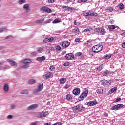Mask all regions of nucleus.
Returning a JSON list of instances; mask_svg holds the SVG:
<instances>
[{"label":"nucleus","instance_id":"nucleus-1","mask_svg":"<svg viewBox=\"0 0 125 125\" xmlns=\"http://www.w3.org/2000/svg\"><path fill=\"white\" fill-rule=\"evenodd\" d=\"M103 47V46L101 45H95L92 48V50L93 52L97 53L102 50Z\"/></svg>","mask_w":125,"mask_h":125},{"label":"nucleus","instance_id":"nucleus-2","mask_svg":"<svg viewBox=\"0 0 125 125\" xmlns=\"http://www.w3.org/2000/svg\"><path fill=\"white\" fill-rule=\"evenodd\" d=\"M124 107V105L123 104H116L113 106H112L110 110L112 111H118V110H121Z\"/></svg>","mask_w":125,"mask_h":125},{"label":"nucleus","instance_id":"nucleus-3","mask_svg":"<svg viewBox=\"0 0 125 125\" xmlns=\"http://www.w3.org/2000/svg\"><path fill=\"white\" fill-rule=\"evenodd\" d=\"M6 61L12 66V67H13L14 68L17 67V63L15 61L9 59H7Z\"/></svg>","mask_w":125,"mask_h":125},{"label":"nucleus","instance_id":"nucleus-4","mask_svg":"<svg viewBox=\"0 0 125 125\" xmlns=\"http://www.w3.org/2000/svg\"><path fill=\"white\" fill-rule=\"evenodd\" d=\"M38 107H39V105H38V104H33L27 107L26 108V110L28 111H32L37 109Z\"/></svg>","mask_w":125,"mask_h":125},{"label":"nucleus","instance_id":"nucleus-5","mask_svg":"<svg viewBox=\"0 0 125 125\" xmlns=\"http://www.w3.org/2000/svg\"><path fill=\"white\" fill-rule=\"evenodd\" d=\"M40 10L41 11H44V12H46V13H51V12H52V10L47 6L42 7L40 8Z\"/></svg>","mask_w":125,"mask_h":125},{"label":"nucleus","instance_id":"nucleus-6","mask_svg":"<svg viewBox=\"0 0 125 125\" xmlns=\"http://www.w3.org/2000/svg\"><path fill=\"white\" fill-rule=\"evenodd\" d=\"M65 58L67 60H73L75 59V56L73 53H68L66 55Z\"/></svg>","mask_w":125,"mask_h":125},{"label":"nucleus","instance_id":"nucleus-7","mask_svg":"<svg viewBox=\"0 0 125 125\" xmlns=\"http://www.w3.org/2000/svg\"><path fill=\"white\" fill-rule=\"evenodd\" d=\"M47 115H48V112H42V113L39 114V115L37 116V118L42 119V118H45Z\"/></svg>","mask_w":125,"mask_h":125},{"label":"nucleus","instance_id":"nucleus-8","mask_svg":"<svg viewBox=\"0 0 125 125\" xmlns=\"http://www.w3.org/2000/svg\"><path fill=\"white\" fill-rule=\"evenodd\" d=\"M43 89V83L40 84L38 86V89L35 90V93H39V92H41L42 90Z\"/></svg>","mask_w":125,"mask_h":125},{"label":"nucleus","instance_id":"nucleus-9","mask_svg":"<svg viewBox=\"0 0 125 125\" xmlns=\"http://www.w3.org/2000/svg\"><path fill=\"white\" fill-rule=\"evenodd\" d=\"M52 72H48V73L46 74L45 75H44L43 76V78L45 79V80H47V79H49V78H51V77H52Z\"/></svg>","mask_w":125,"mask_h":125},{"label":"nucleus","instance_id":"nucleus-10","mask_svg":"<svg viewBox=\"0 0 125 125\" xmlns=\"http://www.w3.org/2000/svg\"><path fill=\"white\" fill-rule=\"evenodd\" d=\"M97 104H98V103L97 101H90L87 103V105L91 107L92 106H95Z\"/></svg>","mask_w":125,"mask_h":125},{"label":"nucleus","instance_id":"nucleus-11","mask_svg":"<svg viewBox=\"0 0 125 125\" xmlns=\"http://www.w3.org/2000/svg\"><path fill=\"white\" fill-rule=\"evenodd\" d=\"M73 93L74 95H79V93H81V90L79 88H76L73 90Z\"/></svg>","mask_w":125,"mask_h":125},{"label":"nucleus","instance_id":"nucleus-12","mask_svg":"<svg viewBox=\"0 0 125 125\" xmlns=\"http://www.w3.org/2000/svg\"><path fill=\"white\" fill-rule=\"evenodd\" d=\"M21 62L23 64H25V65H30L31 64V60L25 59L23 61H22Z\"/></svg>","mask_w":125,"mask_h":125},{"label":"nucleus","instance_id":"nucleus-13","mask_svg":"<svg viewBox=\"0 0 125 125\" xmlns=\"http://www.w3.org/2000/svg\"><path fill=\"white\" fill-rule=\"evenodd\" d=\"M76 106L77 107L79 112H82V111H84V110H85V108H84L82 104H78L76 105Z\"/></svg>","mask_w":125,"mask_h":125},{"label":"nucleus","instance_id":"nucleus-14","mask_svg":"<svg viewBox=\"0 0 125 125\" xmlns=\"http://www.w3.org/2000/svg\"><path fill=\"white\" fill-rule=\"evenodd\" d=\"M62 46L64 47V48H67L69 45H70V42L68 41H64L62 43Z\"/></svg>","mask_w":125,"mask_h":125},{"label":"nucleus","instance_id":"nucleus-15","mask_svg":"<svg viewBox=\"0 0 125 125\" xmlns=\"http://www.w3.org/2000/svg\"><path fill=\"white\" fill-rule=\"evenodd\" d=\"M36 60L39 61V62L44 61V60H45V56H42V57H38L36 58Z\"/></svg>","mask_w":125,"mask_h":125},{"label":"nucleus","instance_id":"nucleus-16","mask_svg":"<svg viewBox=\"0 0 125 125\" xmlns=\"http://www.w3.org/2000/svg\"><path fill=\"white\" fill-rule=\"evenodd\" d=\"M110 74H112V73L110 72V71L106 70L105 71L103 72L102 75L103 76V77H107L108 75H110Z\"/></svg>","mask_w":125,"mask_h":125},{"label":"nucleus","instance_id":"nucleus-17","mask_svg":"<svg viewBox=\"0 0 125 125\" xmlns=\"http://www.w3.org/2000/svg\"><path fill=\"white\" fill-rule=\"evenodd\" d=\"M106 34V31H105V29L100 28V35L104 36Z\"/></svg>","mask_w":125,"mask_h":125},{"label":"nucleus","instance_id":"nucleus-18","mask_svg":"<svg viewBox=\"0 0 125 125\" xmlns=\"http://www.w3.org/2000/svg\"><path fill=\"white\" fill-rule=\"evenodd\" d=\"M112 83V82H111V80H105L104 83V85H110Z\"/></svg>","mask_w":125,"mask_h":125},{"label":"nucleus","instance_id":"nucleus-19","mask_svg":"<svg viewBox=\"0 0 125 125\" xmlns=\"http://www.w3.org/2000/svg\"><path fill=\"white\" fill-rule=\"evenodd\" d=\"M67 81V80L66 79V78H62L60 80V84H64V83H66V81Z\"/></svg>","mask_w":125,"mask_h":125},{"label":"nucleus","instance_id":"nucleus-20","mask_svg":"<svg viewBox=\"0 0 125 125\" xmlns=\"http://www.w3.org/2000/svg\"><path fill=\"white\" fill-rule=\"evenodd\" d=\"M43 22H44V19H42V20H37L35 21V23L36 24H42Z\"/></svg>","mask_w":125,"mask_h":125},{"label":"nucleus","instance_id":"nucleus-21","mask_svg":"<svg viewBox=\"0 0 125 125\" xmlns=\"http://www.w3.org/2000/svg\"><path fill=\"white\" fill-rule=\"evenodd\" d=\"M117 89H118L117 87H115L114 88H112V89H111L109 91V93H110V94H112V93H113V92H115V91H117Z\"/></svg>","mask_w":125,"mask_h":125},{"label":"nucleus","instance_id":"nucleus-22","mask_svg":"<svg viewBox=\"0 0 125 125\" xmlns=\"http://www.w3.org/2000/svg\"><path fill=\"white\" fill-rule=\"evenodd\" d=\"M87 94H88V90H86L85 91H83L82 94V95H83V96L85 98H86V97H87Z\"/></svg>","mask_w":125,"mask_h":125},{"label":"nucleus","instance_id":"nucleus-23","mask_svg":"<svg viewBox=\"0 0 125 125\" xmlns=\"http://www.w3.org/2000/svg\"><path fill=\"white\" fill-rule=\"evenodd\" d=\"M94 32L95 34H96L97 35H100V28H95Z\"/></svg>","mask_w":125,"mask_h":125},{"label":"nucleus","instance_id":"nucleus-24","mask_svg":"<svg viewBox=\"0 0 125 125\" xmlns=\"http://www.w3.org/2000/svg\"><path fill=\"white\" fill-rule=\"evenodd\" d=\"M37 50L39 53H42L43 52V47L37 48Z\"/></svg>","mask_w":125,"mask_h":125},{"label":"nucleus","instance_id":"nucleus-25","mask_svg":"<svg viewBox=\"0 0 125 125\" xmlns=\"http://www.w3.org/2000/svg\"><path fill=\"white\" fill-rule=\"evenodd\" d=\"M29 93V90L27 89L22 90L20 92L21 94H28Z\"/></svg>","mask_w":125,"mask_h":125},{"label":"nucleus","instance_id":"nucleus-26","mask_svg":"<svg viewBox=\"0 0 125 125\" xmlns=\"http://www.w3.org/2000/svg\"><path fill=\"white\" fill-rule=\"evenodd\" d=\"M23 9H25L26 11H28V10H30V8L29 7V4H25L23 6Z\"/></svg>","mask_w":125,"mask_h":125},{"label":"nucleus","instance_id":"nucleus-27","mask_svg":"<svg viewBox=\"0 0 125 125\" xmlns=\"http://www.w3.org/2000/svg\"><path fill=\"white\" fill-rule=\"evenodd\" d=\"M66 99H67V100H72V99H73V96L71 94H67L66 96Z\"/></svg>","mask_w":125,"mask_h":125},{"label":"nucleus","instance_id":"nucleus-28","mask_svg":"<svg viewBox=\"0 0 125 125\" xmlns=\"http://www.w3.org/2000/svg\"><path fill=\"white\" fill-rule=\"evenodd\" d=\"M72 110H73L74 113L80 112V111L79 110L78 107L77 106L73 107L72 108Z\"/></svg>","mask_w":125,"mask_h":125},{"label":"nucleus","instance_id":"nucleus-29","mask_svg":"<svg viewBox=\"0 0 125 125\" xmlns=\"http://www.w3.org/2000/svg\"><path fill=\"white\" fill-rule=\"evenodd\" d=\"M103 69V64H101L96 67V69L97 70V71H102Z\"/></svg>","mask_w":125,"mask_h":125},{"label":"nucleus","instance_id":"nucleus-30","mask_svg":"<svg viewBox=\"0 0 125 125\" xmlns=\"http://www.w3.org/2000/svg\"><path fill=\"white\" fill-rule=\"evenodd\" d=\"M28 83H29V84H34V83H36V80L34 79H30L28 81Z\"/></svg>","mask_w":125,"mask_h":125},{"label":"nucleus","instance_id":"nucleus-31","mask_svg":"<svg viewBox=\"0 0 125 125\" xmlns=\"http://www.w3.org/2000/svg\"><path fill=\"white\" fill-rule=\"evenodd\" d=\"M8 89H9L8 84H4L3 86V89L4 91H8Z\"/></svg>","mask_w":125,"mask_h":125},{"label":"nucleus","instance_id":"nucleus-32","mask_svg":"<svg viewBox=\"0 0 125 125\" xmlns=\"http://www.w3.org/2000/svg\"><path fill=\"white\" fill-rule=\"evenodd\" d=\"M18 3L19 4H24V3H26V0H19L18 1Z\"/></svg>","mask_w":125,"mask_h":125},{"label":"nucleus","instance_id":"nucleus-33","mask_svg":"<svg viewBox=\"0 0 125 125\" xmlns=\"http://www.w3.org/2000/svg\"><path fill=\"white\" fill-rule=\"evenodd\" d=\"M97 93H98V94H102L103 93V89H97L96 90Z\"/></svg>","mask_w":125,"mask_h":125},{"label":"nucleus","instance_id":"nucleus-34","mask_svg":"<svg viewBox=\"0 0 125 125\" xmlns=\"http://www.w3.org/2000/svg\"><path fill=\"white\" fill-rule=\"evenodd\" d=\"M92 30V28L91 27H88L83 30V32L86 33L87 32H90V31Z\"/></svg>","mask_w":125,"mask_h":125},{"label":"nucleus","instance_id":"nucleus-35","mask_svg":"<svg viewBox=\"0 0 125 125\" xmlns=\"http://www.w3.org/2000/svg\"><path fill=\"white\" fill-rule=\"evenodd\" d=\"M52 23L53 24H57V23H60V20L56 19L53 21Z\"/></svg>","mask_w":125,"mask_h":125},{"label":"nucleus","instance_id":"nucleus-36","mask_svg":"<svg viewBox=\"0 0 125 125\" xmlns=\"http://www.w3.org/2000/svg\"><path fill=\"white\" fill-rule=\"evenodd\" d=\"M51 21H52V19H49L44 22V24H49Z\"/></svg>","mask_w":125,"mask_h":125},{"label":"nucleus","instance_id":"nucleus-37","mask_svg":"<svg viewBox=\"0 0 125 125\" xmlns=\"http://www.w3.org/2000/svg\"><path fill=\"white\" fill-rule=\"evenodd\" d=\"M84 98H85V97H84L83 95L81 94L80 96L79 97L78 99L79 101H82V100H83Z\"/></svg>","mask_w":125,"mask_h":125},{"label":"nucleus","instance_id":"nucleus-38","mask_svg":"<svg viewBox=\"0 0 125 125\" xmlns=\"http://www.w3.org/2000/svg\"><path fill=\"white\" fill-rule=\"evenodd\" d=\"M108 29H109V30H115L116 26H115V25H109L108 26Z\"/></svg>","mask_w":125,"mask_h":125},{"label":"nucleus","instance_id":"nucleus-39","mask_svg":"<svg viewBox=\"0 0 125 125\" xmlns=\"http://www.w3.org/2000/svg\"><path fill=\"white\" fill-rule=\"evenodd\" d=\"M113 11H114V9H113L112 7H110L109 9H107L106 10V12H112Z\"/></svg>","mask_w":125,"mask_h":125},{"label":"nucleus","instance_id":"nucleus-40","mask_svg":"<svg viewBox=\"0 0 125 125\" xmlns=\"http://www.w3.org/2000/svg\"><path fill=\"white\" fill-rule=\"evenodd\" d=\"M79 32H80L79 28L74 29L72 30V33H75V34H77V33H79Z\"/></svg>","mask_w":125,"mask_h":125},{"label":"nucleus","instance_id":"nucleus-41","mask_svg":"<svg viewBox=\"0 0 125 125\" xmlns=\"http://www.w3.org/2000/svg\"><path fill=\"white\" fill-rule=\"evenodd\" d=\"M118 6H119V8L120 9H124V8H125V6H124V4H120L119 5H118Z\"/></svg>","mask_w":125,"mask_h":125},{"label":"nucleus","instance_id":"nucleus-42","mask_svg":"<svg viewBox=\"0 0 125 125\" xmlns=\"http://www.w3.org/2000/svg\"><path fill=\"white\" fill-rule=\"evenodd\" d=\"M62 8L63 9H64V10H70V7H68L67 6H63Z\"/></svg>","mask_w":125,"mask_h":125},{"label":"nucleus","instance_id":"nucleus-43","mask_svg":"<svg viewBox=\"0 0 125 125\" xmlns=\"http://www.w3.org/2000/svg\"><path fill=\"white\" fill-rule=\"evenodd\" d=\"M16 107V105L14 104H12L10 105V108L12 110H13L14 109H15V107Z\"/></svg>","mask_w":125,"mask_h":125},{"label":"nucleus","instance_id":"nucleus-44","mask_svg":"<svg viewBox=\"0 0 125 125\" xmlns=\"http://www.w3.org/2000/svg\"><path fill=\"white\" fill-rule=\"evenodd\" d=\"M112 57L111 55H106L104 56V58H106V59H109V58H111Z\"/></svg>","mask_w":125,"mask_h":125},{"label":"nucleus","instance_id":"nucleus-45","mask_svg":"<svg viewBox=\"0 0 125 125\" xmlns=\"http://www.w3.org/2000/svg\"><path fill=\"white\" fill-rule=\"evenodd\" d=\"M82 52H77L75 54V56H78V57L81 56V55H82Z\"/></svg>","mask_w":125,"mask_h":125},{"label":"nucleus","instance_id":"nucleus-46","mask_svg":"<svg viewBox=\"0 0 125 125\" xmlns=\"http://www.w3.org/2000/svg\"><path fill=\"white\" fill-rule=\"evenodd\" d=\"M6 31V28H3L0 29V33H2V32H5Z\"/></svg>","mask_w":125,"mask_h":125},{"label":"nucleus","instance_id":"nucleus-47","mask_svg":"<svg viewBox=\"0 0 125 125\" xmlns=\"http://www.w3.org/2000/svg\"><path fill=\"white\" fill-rule=\"evenodd\" d=\"M39 122L38 121L34 122L31 123L30 125H37V124H38Z\"/></svg>","mask_w":125,"mask_h":125},{"label":"nucleus","instance_id":"nucleus-48","mask_svg":"<svg viewBox=\"0 0 125 125\" xmlns=\"http://www.w3.org/2000/svg\"><path fill=\"white\" fill-rule=\"evenodd\" d=\"M70 86H71L70 85V84H67L65 85V86H64V88L65 89H68V88H69Z\"/></svg>","mask_w":125,"mask_h":125},{"label":"nucleus","instance_id":"nucleus-49","mask_svg":"<svg viewBox=\"0 0 125 125\" xmlns=\"http://www.w3.org/2000/svg\"><path fill=\"white\" fill-rule=\"evenodd\" d=\"M43 42L46 43V42H49L48 41V38H45L44 40L43 41Z\"/></svg>","mask_w":125,"mask_h":125},{"label":"nucleus","instance_id":"nucleus-50","mask_svg":"<svg viewBox=\"0 0 125 125\" xmlns=\"http://www.w3.org/2000/svg\"><path fill=\"white\" fill-rule=\"evenodd\" d=\"M49 70H50V71H54V70H55V67H54L53 66H50L49 68Z\"/></svg>","mask_w":125,"mask_h":125},{"label":"nucleus","instance_id":"nucleus-51","mask_svg":"<svg viewBox=\"0 0 125 125\" xmlns=\"http://www.w3.org/2000/svg\"><path fill=\"white\" fill-rule=\"evenodd\" d=\"M56 49L57 50H61V47H60V46L59 45H57L56 47Z\"/></svg>","mask_w":125,"mask_h":125},{"label":"nucleus","instance_id":"nucleus-52","mask_svg":"<svg viewBox=\"0 0 125 125\" xmlns=\"http://www.w3.org/2000/svg\"><path fill=\"white\" fill-rule=\"evenodd\" d=\"M13 118V116L11 115H9L7 116V119H9V120H11Z\"/></svg>","mask_w":125,"mask_h":125},{"label":"nucleus","instance_id":"nucleus-53","mask_svg":"<svg viewBox=\"0 0 125 125\" xmlns=\"http://www.w3.org/2000/svg\"><path fill=\"white\" fill-rule=\"evenodd\" d=\"M83 15H84V16H89V13H88V12H84V13H83Z\"/></svg>","mask_w":125,"mask_h":125},{"label":"nucleus","instance_id":"nucleus-54","mask_svg":"<svg viewBox=\"0 0 125 125\" xmlns=\"http://www.w3.org/2000/svg\"><path fill=\"white\" fill-rule=\"evenodd\" d=\"M55 0H48V2H49V3H53Z\"/></svg>","mask_w":125,"mask_h":125},{"label":"nucleus","instance_id":"nucleus-55","mask_svg":"<svg viewBox=\"0 0 125 125\" xmlns=\"http://www.w3.org/2000/svg\"><path fill=\"white\" fill-rule=\"evenodd\" d=\"M86 43L87 45H90V44H91V41H90V40H88L86 42Z\"/></svg>","mask_w":125,"mask_h":125},{"label":"nucleus","instance_id":"nucleus-56","mask_svg":"<svg viewBox=\"0 0 125 125\" xmlns=\"http://www.w3.org/2000/svg\"><path fill=\"white\" fill-rule=\"evenodd\" d=\"M48 39L49 42H52L54 40L53 37H51V38H48Z\"/></svg>","mask_w":125,"mask_h":125},{"label":"nucleus","instance_id":"nucleus-57","mask_svg":"<svg viewBox=\"0 0 125 125\" xmlns=\"http://www.w3.org/2000/svg\"><path fill=\"white\" fill-rule=\"evenodd\" d=\"M74 25H75V26H80V24L79 22H77V21H74Z\"/></svg>","mask_w":125,"mask_h":125},{"label":"nucleus","instance_id":"nucleus-58","mask_svg":"<svg viewBox=\"0 0 125 125\" xmlns=\"http://www.w3.org/2000/svg\"><path fill=\"white\" fill-rule=\"evenodd\" d=\"M69 64L70 63L69 62H65V63H64L63 65L64 67H68V66H69Z\"/></svg>","mask_w":125,"mask_h":125},{"label":"nucleus","instance_id":"nucleus-59","mask_svg":"<svg viewBox=\"0 0 125 125\" xmlns=\"http://www.w3.org/2000/svg\"><path fill=\"white\" fill-rule=\"evenodd\" d=\"M31 55H32V56H36V55H37V52H33L31 53Z\"/></svg>","mask_w":125,"mask_h":125},{"label":"nucleus","instance_id":"nucleus-60","mask_svg":"<svg viewBox=\"0 0 125 125\" xmlns=\"http://www.w3.org/2000/svg\"><path fill=\"white\" fill-rule=\"evenodd\" d=\"M22 69H27V68H28V65H23L22 66Z\"/></svg>","mask_w":125,"mask_h":125},{"label":"nucleus","instance_id":"nucleus-61","mask_svg":"<svg viewBox=\"0 0 125 125\" xmlns=\"http://www.w3.org/2000/svg\"><path fill=\"white\" fill-rule=\"evenodd\" d=\"M69 10L75 11L76 10V8L69 7Z\"/></svg>","mask_w":125,"mask_h":125},{"label":"nucleus","instance_id":"nucleus-62","mask_svg":"<svg viewBox=\"0 0 125 125\" xmlns=\"http://www.w3.org/2000/svg\"><path fill=\"white\" fill-rule=\"evenodd\" d=\"M114 22H115V21L114 20L111 19L110 20V23H111V24H113Z\"/></svg>","mask_w":125,"mask_h":125},{"label":"nucleus","instance_id":"nucleus-63","mask_svg":"<svg viewBox=\"0 0 125 125\" xmlns=\"http://www.w3.org/2000/svg\"><path fill=\"white\" fill-rule=\"evenodd\" d=\"M122 46L123 48H125V42L122 44Z\"/></svg>","mask_w":125,"mask_h":125},{"label":"nucleus","instance_id":"nucleus-64","mask_svg":"<svg viewBox=\"0 0 125 125\" xmlns=\"http://www.w3.org/2000/svg\"><path fill=\"white\" fill-rule=\"evenodd\" d=\"M97 15H98V14H97V13H93V15H92V16H97Z\"/></svg>","mask_w":125,"mask_h":125}]
</instances>
